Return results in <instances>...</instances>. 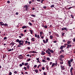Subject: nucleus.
<instances>
[{
  "instance_id": "f257e3e1",
  "label": "nucleus",
  "mask_w": 75,
  "mask_h": 75,
  "mask_svg": "<svg viewBox=\"0 0 75 75\" xmlns=\"http://www.w3.org/2000/svg\"><path fill=\"white\" fill-rule=\"evenodd\" d=\"M29 6L28 5H26L23 7L24 11H28V8Z\"/></svg>"
},
{
  "instance_id": "f03ea898",
  "label": "nucleus",
  "mask_w": 75,
  "mask_h": 75,
  "mask_svg": "<svg viewBox=\"0 0 75 75\" xmlns=\"http://www.w3.org/2000/svg\"><path fill=\"white\" fill-rule=\"evenodd\" d=\"M51 50V49H50V48H48V50H47L46 52V53H47V54L48 55H51V52H50V51Z\"/></svg>"
},
{
  "instance_id": "7ed1b4c3",
  "label": "nucleus",
  "mask_w": 75,
  "mask_h": 75,
  "mask_svg": "<svg viewBox=\"0 0 75 75\" xmlns=\"http://www.w3.org/2000/svg\"><path fill=\"white\" fill-rule=\"evenodd\" d=\"M67 47H66V49H68V48H71L72 47V45H67Z\"/></svg>"
},
{
  "instance_id": "20e7f679",
  "label": "nucleus",
  "mask_w": 75,
  "mask_h": 75,
  "mask_svg": "<svg viewBox=\"0 0 75 75\" xmlns=\"http://www.w3.org/2000/svg\"><path fill=\"white\" fill-rule=\"evenodd\" d=\"M67 62L68 63V64H69V67H71V61H70V60H69L67 61Z\"/></svg>"
},
{
  "instance_id": "39448f33",
  "label": "nucleus",
  "mask_w": 75,
  "mask_h": 75,
  "mask_svg": "<svg viewBox=\"0 0 75 75\" xmlns=\"http://www.w3.org/2000/svg\"><path fill=\"white\" fill-rule=\"evenodd\" d=\"M18 58H19V59H23V56H22V55L21 54L18 56Z\"/></svg>"
},
{
  "instance_id": "423d86ee",
  "label": "nucleus",
  "mask_w": 75,
  "mask_h": 75,
  "mask_svg": "<svg viewBox=\"0 0 75 75\" xmlns=\"http://www.w3.org/2000/svg\"><path fill=\"white\" fill-rule=\"evenodd\" d=\"M62 31H64V30H66V31H68V29L67 28H62Z\"/></svg>"
},
{
  "instance_id": "0eeeda50",
  "label": "nucleus",
  "mask_w": 75,
  "mask_h": 75,
  "mask_svg": "<svg viewBox=\"0 0 75 75\" xmlns=\"http://www.w3.org/2000/svg\"><path fill=\"white\" fill-rule=\"evenodd\" d=\"M61 69L62 71H64V69H65V66H61Z\"/></svg>"
},
{
  "instance_id": "6e6552de",
  "label": "nucleus",
  "mask_w": 75,
  "mask_h": 75,
  "mask_svg": "<svg viewBox=\"0 0 75 75\" xmlns=\"http://www.w3.org/2000/svg\"><path fill=\"white\" fill-rule=\"evenodd\" d=\"M36 60H37L38 61V62H39V63L40 64H41V62H40V61H39V60H40V59L39 58H37V59H36Z\"/></svg>"
},
{
  "instance_id": "1a4fd4ad",
  "label": "nucleus",
  "mask_w": 75,
  "mask_h": 75,
  "mask_svg": "<svg viewBox=\"0 0 75 75\" xmlns=\"http://www.w3.org/2000/svg\"><path fill=\"white\" fill-rule=\"evenodd\" d=\"M0 25H4V23L3 22H0Z\"/></svg>"
},
{
  "instance_id": "9d476101",
  "label": "nucleus",
  "mask_w": 75,
  "mask_h": 75,
  "mask_svg": "<svg viewBox=\"0 0 75 75\" xmlns=\"http://www.w3.org/2000/svg\"><path fill=\"white\" fill-rule=\"evenodd\" d=\"M65 47L64 46V45L61 46L60 48V50H62V49H63V48H65Z\"/></svg>"
},
{
  "instance_id": "9b49d317",
  "label": "nucleus",
  "mask_w": 75,
  "mask_h": 75,
  "mask_svg": "<svg viewBox=\"0 0 75 75\" xmlns=\"http://www.w3.org/2000/svg\"><path fill=\"white\" fill-rule=\"evenodd\" d=\"M74 69V67H71L70 70V72H72V70Z\"/></svg>"
},
{
  "instance_id": "f8f14e48",
  "label": "nucleus",
  "mask_w": 75,
  "mask_h": 75,
  "mask_svg": "<svg viewBox=\"0 0 75 75\" xmlns=\"http://www.w3.org/2000/svg\"><path fill=\"white\" fill-rule=\"evenodd\" d=\"M27 28V27L26 26H24L22 27V28L23 29H24V28Z\"/></svg>"
},
{
  "instance_id": "ddd939ff",
  "label": "nucleus",
  "mask_w": 75,
  "mask_h": 75,
  "mask_svg": "<svg viewBox=\"0 0 75 75\" xmlns=\"http://www.w3.org/2000/svg\"><path fill=\"white\" fill-rule=\"evenodd\" d=\"M30 53H35V51H32L30 52Z\"/></svg>"
},
{
  "instance_id": "4468645a",
  "label": "nucleus",
  "mask_w": 75,
  "mask_h": 75,
  "mask_svg": "<svg viewBox=\"0 0 75 75\" xmlns=\"http://www.w3.org/2000/svg\"><path fill=\"white\" fill-rule=\"evenodd\" d=\"M29 31L30 32V34H33V31L32 30H30Z\"/></svg>"
},
{
  "instance_id": "2eb2a0df",
  "label": "nucleus",
  "mask_w": 75,
  "mask_h": 75,
  "mask_svg": "<svg viewBox=\"0 0 75 75\" xmlns=\"http://www.w3.org/2000/svg\"><path fill=\"white\" fill-rule=\"evenodd\" d=\"M27 68L28 69H30V65L28 64L27 65Z\"/></svg>"
},
{
  "instance_id": "dca6fc26",
  "label": "nucleus",
  "mask_w": 75,
  "mask_h": 75,
  "mask_svg": "<svg viewBox=\"0 0 75 75\" xmlns=\"http://www.w3.org/2000/svg\"><path fill=\"white\" fill-rule=\"evenodd\" d=\"M11 45L13 46V45H14V42H12L10 44V45Z\"/></svg>"
},
{
  "instance_id": "f3484780",
  "label": "nucleus",
  "mask_w": 75,
  "mask_h": 75,
  "mask_svg": "<svg viewBox=\"0 0 75 75\" xmlns=\"http://www.w3.org/2000/svg\"><path fill=\"white\" fill-rule=\"evenodd\" d=\"M71 41H68L67 42V43L68 45L70 44H71Z\"/></svg>"
},
{
  "instance_id": "a211bd4d",
  "label": "nucleus",
  "mask_w": 75,
  "mask_h": 75,
  "mask_svg": "<svg viewBox=\"0 0 75 75\" xmlns=\"http://www.w3.org/2000/svg\"><path fill=\"white\" fill-rule=\"evenodd\" d=\"M34 39H35V38H32V39H31V41H35V40H34Z\"/></svg>"
},
{
  "instance_id": "6ab92c4d",
  "label": "nucleus",
  "mask_w": 75,
  "mask_h": 75,
  "mask_svg": "<svg viewBox=\"0 0 75 75\" xmlns=\"http://www.w3.org/2000/svg\"><path fill=\"white\" fill-rule=\"evenodd\" d=\"M41 55H45V52H42L41 53Z\"/></svg>"
},
{
  "instance_id": "aec40b11",
  "label": "nucleus",
  "mask_w": 75,
  "mask_h": 75,
  "mask_svg": "<svg viewBox=\"0 0 75 75\" xmlns=\"http://www.w3.org/2000/svg\"><path fill=\"white\" fill-rule=\"evenodd\" d=\"M35 72H36V73H38V70L36 69L35 70Z\"/></svg>"
},
{
  "instance_id": "412c9836",
  "label": "nucleus",
  "mask_w": 75,
  "mask_h": 75,
  "mask_svg": "<svg viewBox=\"0 0 75 75\" xmlns=\"http://www.w3.org/2000/svg\"><path fill=\"white\" fill-rule=\"evenodd\" d=\"M4 27H8V25L7 24L5 23L4 25Z\"/></svg>"
},
{
  "instance_id": "4be33fe9",
  "label": "nucleus",
  "mask_w": 75,
  "mask_h": 75,
  "mask_svg": "<svg viewBox=\"0 0 75 75\" xmlns=\"http://www.w3.org/2000/svg\"><path fill=\"white\" fill-rule=\"evenodd\" d=\"M19 45H23V43L22 42L20 43L19 44Z\"/></svg>"
},
{
  "instance_id": "5701e85b",
  "label": "nucleus",
  "mask_w": 75,
  "mask_h": 75,
  "mask_svg": "<svg viewBox=\"0 0 75 75\" xmlns=\"http://www.w3.org/2000/svg\"><path fill=\"white\" fill-rule=\"evenodd\" d=\"M55 65V63H53L52 65V67H54V65Z\"/></svg>"
},
{
  "instance_id": "b1692460",
  "label": "nucleus",
  "mask_w": 75,
  "mask_h": 75,
  "mask_svg": "<svg viewBox=\"0 0 75 75\" xmlns=\"http://www.w3.org/2000/svg\"><path fill=\"white\" fill-rule=\"evenodd\" d=\"M31 16L32 17H35V15L32 14L31 15Z\"/></svg>"
},
{
  "instance_id": "393cba45",
  "label": "nucleus",
  "mask_w": 75,
  "mask_h": 75,
  "mask_svg": "<svg viewBox=\"0 0 75 75\" xmlns=\"http://www.w3.org/2000/svg\"><path fill=\"white\" fill-rule=\"evenodd\" d=\"M48 39H46V43H47V42H48Z\"/></svg>"
},
{
  "instance_id": "a878e982",
  "label": "nucleus",
  "mask_w": 75,
  "mask_h": 75,
  "mask_svg": "<svg viewBox=\"0 0 75 75\" xmlns=\"http://www.w3.org/2000/svg\"><path fill=\"white\" fill-rule=\"evenodd\" d=\"M52 38H53V36H52V35H51L50 36V38H51V39H52Z\"/></svg>"
},
{
  "instance_id": "bb28decb",
  "label": "nucleus",
  "mask_w": 75,
  "mask_h": 75,
  "mask_svg": "<svg viewBox=\"0 0 75 75\" xmlns=\"http://www.w3.org/2000/svg\"><path fill=\"white\" fill-rule=\"evenodd\" d=\"M71 18H74V15H72V14H71Z\"/></svg>"
},
{
  "instance_id": "cd10ccee",
  "label": "nucleus",
  "mask_w": 75,
  "mask_h": 75,
  "mask_svg": "<svg viewBox=\"0 0 75 75\" xmlns=\"http://www.w3.org/2000/svg\"><path fill=\"white\" fill-rule=\"evenodd\" d=\"M61 58H64V56L62 55H60Z\"/></svg>"
},
{
  "instance_id": "c85d7f7f",
  "label": "nucleus",
  "mask_w": 75,
  "mask_h": 75,
  "mask_svg": "<svg viewBox=\"0 0 75 75\" xmlns=\"http://www.w3.org/2000/svg\"><path fill=\"white\" fill-rule=\"evenodd\" d=\"M46 59L48 60V61H50V59L49 57H47Z\"/></svg>"
},
{
  "instance_id": "c756f323",
  "label": "nucleus",
  "mask_w": 75,
  "mask_h": 75,
  "mask_svg": "<svg viewBox=\"0 0 75 75\" xmlns=\"http://www.w3.org/2000/svg\"><path fill=\"white\" fill-rule=\"evenodd\" d=\"M28 24H29V25L31 26H32V25H33L32 23H31L29 22Z\"/></svg>"
},
{
  "instance_id": "7c9ffc66",
  "label": "nucleus",
  "mask_w": 75,
  "mask_h": 75,
  "mask_svg": "<svg viewBox=\"0 0 75 75\" xmlns=\"http://www.w3.org/2000/svg\"><path fill=\"white\" fill-rule=\"evenodd\" d=\"M50 52H51V53H54V51L52 50H51L50 51Z\"/></svg>"
},
{
  "instance_id": "2f4dec72",
  "label": "nucleus",
  "mask_w": 75,
  "mask_h": 75,
  "mask_svg": "<svg viewBox=\"0 0 75 75\" xmlns=\"http://www.w3.org/2000/svg\"><path fill=\"white\" fill-rule=\"evenodd\" d=\"M48 66L47 65L46 67V68L47 69V70H48Z\"/></svg>"
},
{
  "instance_id": "473e14b6",
  "label": "nucleus",
  "mask_w": 75,
  "mask_h": 75,
  "mask_svg": "<svg viewBox=\"0 0 75 75\" xmlns=\"http://www.w3.org/2000/svg\"><path fill=\"white\" fill-rule=\"evenodd\" d=\"M28 63H25L24 64V65H25V66H26V65H28Z\"/></svg>"
},
{
  "instance_id": "72a5a7b5",
  "label": "nucleus",
  "mask_w": 75,
  "mask_h": 75,
  "mask_svg": "<svg viewBox=\"0 0 75 75\" xmlns=\"http://www.w3.org/2000/svg\"><path fill=\"white\" fill-rule=\"evenodd\" d=\"M19 39H17L16 40V42H19Z\"/></svg>"
},
{
  "instance_id": "f704fd0d",
  "label": "nucleus",
  "mask_w": 75,
  "mask_h": 75,
  "mask_svg": "<svg viewBox=\"0 0 75 75\" xmlns=\"http://www.w3.org/2000/svg\"><path fill=\"white\" fill-rule=\"evenodd\" d=\"M42 62H46V61H45V60L44 59L42 60Z\"/></svg>"
},
{
  "instance_id": "c9c22d12",
  "label": "nucleus",
  "mask_w": 75,
  "mask_h": 75,
  "mask_svg": "<svg viewBox=\"0 0 75 75\" xmlns=\"http://www.w3.org/2000/svg\"><path fill=\"white\" fill-rule=\"evenodd\" d=\"M12 75V73H11V72H9L8 75Z\"/></svg>"
},
{
  "instance_id": "e433bc0d",
  "label": "nucleus",
  "mask_w": 75,
  "mask_h": 75,
  "mask_svg": "<svg viewBox=\"0 0 75 75\" xmlns=\"http://www.w3.org/2000/svg\"><path fill=\"white\" fill-rule=\"evenodd\" d=\"M24 69L25 71H27V68L26 67H24Z\"/></svg>"
},
{
  "instance_id": "4c0bfd02",
  "label": "nucleus",
  "mask_w": 75,
  "mask_h": 75,
  "mask_svg": "<svg viewBox=\"0 0 75 75\" xmlns=\"http://www.w3.org/2000/svg\"><path fill=\"white\" fill-rule=\"evenodd\" d=\"M43 41L45 44V43H46V42H45V40H43Z\"/></svg>"
},
{
  "instance_id": "58836bf2",
  "label": "nucleus",
  "mask_w": 75,
  "mask_h": 75,
  "mask_svg": "<svg viewBox=\"0 0 75 75\" xmlns=\"http://www.w3.org/2000/svg\"><path fill=\"white\" fill-rule=\"evenodd\" d=\"M54 7V5H51L50 6V7H51V8H52V7Z\"/></svg>"
},
{
  "instance_id": "ea45409f",
  "label": "nucleus",
  "mask_w": 75,
  "mask_h": 75,
  "mask_svg": "<svg viewBox=\"0 0 75 75\" xmlns=\"http://www.w3.org/2000/svg\"><path fill=\"white\" fill-rule=\"evenodd\" d=\"M41 64H40V65H39L38 66L37 68H39V67H41Z\"/></svg>"
},
{
  "instance_id": "a19ab883",
  "label": "nucleus",
  "mask_w": 75,
  "mask_h": 75,
  "mask_svg": "<svg viewBox=\"0 0 75 75\" xmlns=\"http://www.w3.org/2000/svg\"><path fill=\"white\" fill-rule=\"evenodd\" d=\"M37 38H39V39L40 38V35H37Z\"/></svg>"
},
{
  "instance_id": "79ce46f5",
  "label": "nucleus",
  "mask_w": 75,
  "mask_h": 75,
  "mask_svg": "<svg viewBox=\"0 0 75 75\" xmlns=\"http://www.w3.org/2000/svg\"><path fill=\"white\" fill-rule=\"evenodd\" d=\"M21 35L23 37L24 36V34H23V33H21Z\"/></svg>"
},
{
  "instance_id": "37998d69",
  "label": "nucleus",
  "mask_w": 75,
  "mask_h": 75,
  "mask_svg": "<svg viewBox=\"0 0 75 75\" xmlns=\"http://www.w3.org/2000/svg\"><path fill=\"white\" fill-rule=\"evenodd\" d=\"M28 43V41L27 40H26L25 41V44H27Z\"/></svg>"
},
{
  "instance_id": "c03bdc74",
  "label": "nucleus",
  "mask_w": 75,
  "mask_h": 75,
  "mask_svg": "<svg viewBox=\"0 0 75 75\" xmlns=\"http://www.w3.org/2000/svg\"><path fill=\"white\" fill-rule=\"evenodd\" d=\"M44 28H47V26L45 25L44 26Z\"/></svg>"
},
{
  "instance_id": "a18cd8bd",
  "label": "nucleus",
  "mask_w": 75,
  "mask_h": 75,
  "mask_svg": "<svg viewBox=\"0 0 75 75\" xmlns=\"http://www.w3.org/2000/svg\"><path fill=\"white\" fill-rule=\"evenodd\" d=\"M31 60V59L29 58V59H28V60H27V61H28V62L30 61Z\"/></svg>"
},
{
  "instance_id": "49530a36",
  "label": "nucleus",
  "mask_w": 75,
  "mask_h": 75,
  "mask_svg": "<svg viewBox=\"0 0 75 75\" xmlns=\"http://www.w3.org/2000/svg\"><path fill=\"white\" fill-rule=\"evenodd\" d=\"M6 39H7V37H4V40H6Z\"/></svg>"
},
{
  "instance_id": "de8ad7c7",
  "label": "nucleus",
  "mask_w": 75,
  "mask_h": 75,
  "mask_svg": "<svg viewBox=\"0 0 75 75\" xmlns=\"http://www.w3.org/2000/svg\"><path fill=\"white\" fill-rule=\"evenodd\" d=\"M51 33H51V32H49V34L50 35H51Z\"/></svg>"
},
{
  "instance_id": "09e8293b",
  "label": "nucleus",
  "mask_w": 75,
  "mask_h": 75,
  "mask_svg": "<svg viewBox=\"0 0 75 75\" xmlns=\"http://www.w3.org/2000/svg\"><path fill=\"white\" fill-rule=\"evenodd\" d=\"M65 34V33H63L62 34V36H64V35Z\"/></svg>"
},
{
  "instance_id": "8fccbe9b",
  "label": "nucleus",
  "mask_w": 75,
  "mask_h": 75,
  "mask_svg": "<svg viewBox=\"0 0 75 75\" xmlns=\"http://www.w3.org/2000/svg\"><path fill=\"white\" fill-rule=\"evenodd\" d=\"M21 42H22V43H24V40H21Z\"/></svg>"
},
{
  "instance_id": "3c124183",
  "label": "nucleus",
  "mask_w": 75,
  "mask_h": 75,
  "mask_svg": "<svg viewBox=\"0 0 75 75\" xmlns=\"http://www.w3.org/2000/svg\"><path fill=\"white\" fill-rule=\"evenodd\" d=\"M73 42H75V38L73 39Z\"/></svg>"
},
{
  "instance_id": "603ef678",
  "label": "nucleus",
  "mask_w": 75,
  "mask_h": 75,
  "mask_svg": "<svg viewBox=\"0 0 75 75\" xmlns=\"http://www.w3.org/2000/svg\"><path fill=\"white\" fill-rule=\"evenodd\" d=\"M61 51L62 52H64V50L62 49L61 50Z\"/></svg>"
},
{
  "instance_id": "864d4df0",
  "label": "nucleus",
  "mask_w": 75,
  "mask_h": 75,
  "mask_svg": "<svg viewBox=\"0 0 75 75\" xmlns=\"http://www.w3.org/2000/svg\"><path fill=\"white\" fill-rule=\"evenodd\" d=\"M57 42V41H56L55 40L54 41H53V42H54V43H56Z\"/></svg>"
},
{
  "instance_id": "5fc2aeb1",
  "label": "nucleus",
  "mask_w": 75,
  "mask_h": 75,
  "mask_svg": "<svg viewBox=\"0 0 75 75\" xmlns=\"http://www.w3.org/2000/svg\"><path fill=\"white\" fill-rule=\"evenodd\" d=\"M37 67V65H35L34 66V68H36V67Z\"/></svg>"
},
{
  "instance_id": "6e6d98bb",
  "label": "nucleus",
  "mask_w": 75,
  "mask_h": 75,
  "mask_svg": "<svg viewBox=\"0 0 75 75\" xmlns=\"http://www.w3.org/2000/svg\"><path fill=\"white\" fill-rule=\"evenodd\" d=\"M44 1V0H41V3H42V4H43L42 2H43V1Z\"/></svg>"
},
{
  "instance_id": "4d7b16f0",
  "label": "nucleus",
  "mask_w": 75,
  "mask_h": 75,
  "mask_svg": "<svg viewBox=\"0 0 75 75\" xmlns=\"http://www.w3.org/2000/svg\"><path fill=\"white\" fill-rule=\"evenodd\" d=\"M70 62H72V61H73V59H70Z\"/></svg>"
},
{
  "instance_id": "13d9d810",
  "label": "nucleus",
  "mask_w": 75,
  "mask_h": 75,
  "mask_svg": "<svg viewBox=\"0 0 75 75\" xmlns=\"http://www.w3.org/2000/svg\"><path fill=\"white\" fill-rule=\"evenodd\" d=\"M28 45H30V43L29 42H28Z\"/></svg>"
},
{
  "instance_id": "bf43d9fd",
  "label": "nucleus",
  "mask_w": 75,
  "mask_h": 75,
  "mask_svg": "<svg viewBox=\"0 0 75 75\" xmlns=\"http://www.w3.org/2000/svg\"><path fill=\"white\" fill-rule=\"evenodd\" d=\"M56 35L57 36V37H59V35H58V34H56Z\"/></svg>"
},
{
  "instance_id": "052dcab7",
  "label": "nucleus",
  "mask_w": 75,
  "mask_h": 75,
  "mask_svg": "<svg viewBox=\"0 0 75 75\" xmlns=\"http://www.w3.org/2000/svg\"><path fill=\"white\" fill-rule=\"evenodd\" d=\"M42 69L43 70H44V69H45V67H42Z\"/></svg>"
},
{
  "instance_id": "680f3d73",
  "label": "nucleus",
  "mask_w": 75,
  "mask_h": 75,
  "mask_svg": "<svg viewBox=\"0 0 75 75\" xmlns=\"http://www.w3.org/2000/svg\"><path fill=\"white\" fill-rule=\"evenodd\" d=\"M43 74L44 75H46V73L45 72H43Z\"/></svg>"
},
{
  "instance_id": "e2e57ef3",
  "label": "nucleus",
  "mask_w": 75,
  "mask_h": 75,
  "mask_svg": "<svg viewBox=\"0 0 75 75\" xmlns=\"http://www.w3.org/2000/svg\"><path fill=\"white\" fill-rule=\"evenodd\" d=\"M27 48L28 50H30V47H28Z\"/></svg>"
},
{
  "instance_id": "0e129e2a",
  "label": "nucleus",
  "mask_w": 75,
  "mask_h": 75,
  "mask_svg": "<svg viewBox=\"0 0 75 75\" xmlns=\"http://www.w3.org/2000/svg\"><path fill=\"white\" fill-rule=\"evenodd\" d=\"M43 8H45V9L47 8V7H46L45 6H44L43 7Z\"/></svg>"
},
{
  "instance_id": "69168bd1",
  "label": "nucleus",
  "mask_w": 75,
  "mask_h": 75,
  "mask_svg": "<svg viewBox=\"0 0 75 75\" xmlns=\"http://www.w3.org/2000/svg\"><path fill=\"white\" fill-rule=\"evenodd\" d=\"M71 73V75H74V74H73V73L72 72H70Z\"/></svg>"
},
{
  "instance_id": "338daca9",
  "label": "nucleus",
  "mask_w": 75,
  "mask_h": 75,
  "mask_svg": "<svg viewBox=\"0 0 75 75\" xmlns=\"http://www.w3.org/2000/svg\"><path fill=\"white\" fill-rule=\"evenodd\" d=\"M26 32H27V30H24V33H26Z\"/></svg>"
},
{
  "instance_id": "774afa93",
  "label": "nucleus",
  "mask_w": 75,
  "mask_h": 75,
  "mask_svg": "<svg viewBox=\"0 0 75 75\" xmlns=\"http://www.w3.org/2000/svg\"><path fill=\"white\" fill-rule=\"evenodd\" d=\"M11 51V49H10L8 50V51L10 52Z\"/></svg>"
}]
</instances>
